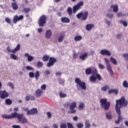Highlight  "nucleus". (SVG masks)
<instances>
[{
  "mask_svg": "<svg viewBox=\"0 0 128 128\" xmlns=\"http://www.w3.org/2000/svg\"><path fill=\"white\" fill-rule=\"evenodd\" d=\"M26 70H34V68L30 66H26Z\"/></svg>",
  "mask_w": 128,
  "mask_h": 128,
  "instance_id": "obj_53",
  "label": "nucleus"
},
{
  "mask_svg": "<svg viewBox=\"0 0 128 128\" xmlns=\"http://www.w3.org/2000/svg\"><path fill=\"white\" fill-rule=\"evenodd\" d=\"M5 102L6 104L10 106L12 104V100L10 98H6L5 100Z\"/></svg>",
  "mask_w": 128,
  "mask_h": 128,
  "instance_id": "obj_36",
  "label": "nucleus"
},
{
  "mask_svg": "<svg viewBox=\"0 0 128 128\" xmlns=\"http://www.w3.org/2000/svg\"><path fill=\"white\" fill-rule=\"evenodd\" d=\"M123 56H124V58H126V60H128V54H124Z\"/></svg>",
  "mask_w": 128,
  "mask_h": 128,
  "instance_id": "obj_62",
  "label": "nucleus"
},
{
  "mask_svg": "<svg viewBox=\"0 0 128 128\" xmlns=\"http://www.w3.org/2000/svg\"><path fill=\"white\" fill-rule=\"evenodd\" d=\"M11 7L14 10H16L18 8V6L16 2H13L11 4Z\"/></svg>",
  "mask_w": 128,
  "mask_h": 128,
  "instance_id": "obj_25",
  "label": "nucleus"
},
{
  "mask_svg": "<svg viewBox=\"0 0 128 128\" xmlns=\"http://www.w3.org/2000/svg\"><path fill=\"white\" fill-rule=\"evenodd\" d=\"M52 30H48L46 31L45 34V38H46L50 39L52 38Z\"/></svg>",
  "mask_w": 128,
  "mask_h": 128,
  "instance_id": "obj_18",
  "label": "nucleus"
},
{
  "mask_svg": "<svg viewBox=\"0 0 128 128\" xmlns=\"http://www.w3.org/2000/svg\"><path fill=\"white\" fill-rule=\"evenodd\" d=\"M59 96H60V98H66V94L62 92H60L59 94Z\"/></svg>",
  "mask_w": 128,
  "mask_h": 128,
  "instance_id": "obj_39",
  "label": "nucleus"
},
{
  "mask_svg": "<svg viewBox=\"0 0 128 128\" xmlns=\"http://www.w3.org/2000/svg\"><path fill=\"white\" fill-rule=\"evenodd\" d=\"M123 86H124V88H128V84L126 81H124V82H123Z\"/></svg>",
  "mask_w": 128,
  "mask_h": 128,
  "instance_id": "obj_54",
  "label": "nucleus"
},
{
  "mask_svg": "<svg viewBox=\"0 0 128 128\" xmlns=\"http://www.w3.org/2000/svg\"><path fill=\"white\" fill-rule=\"evenodd\" d=\"M50 74V72L48 70H46L44 72V74H47L48 76V74Z\"/></svg>",
  "mask_w": 128,
  "mask_h": 128,
  "instance_id": "obj_64",
  "label": "nucleus"
},
{
  "mask_svg": "<svg viewBox=\"0 0 128 128\" xmlns=\"http://www.w3.org/2000/svg\"><path fill=\"white\" fill-rule=\"evenodd\" d=\"M76 102H72L69 106L70 110L68 112V114H76V110L74 108H76Z\"/></svg>",
  "mask_w": 128,
  "mask_h": 128,
  "instance_id": "obj_9",
  "label": "nucleus"
},
{
  "mask_svg": "<svg viewBox=\"0 0 128 128\" xmlns=\"http://www.w3.org/2000/svg\"><path fill=\"white\" fill-rule=\"evenodd\" d=\"M48 62L46 66L48 68H50L52 66H54L58 60L56 58L52 57H50L48 55H44L42 58V60L44 62Z\"/></svg>",
  "mask_w": 128,
  "mask_h": 128,
  "instance_id": "obj_2",
  "label": "nucleus"
},
{
  "mask_svg": "<svg viewBox=\"0 0 128 128\" xmlns=\"http://www.w3.org/2000/svg\"><path fill=\"white\" fill-rule=\"evenodd\" d=\"M12 128H20V125H13L12 126Z\"/></svg>",
  "mask_w": 128,
  "mask_h": 128,
  "instance_id": "obj_61",
  "label": "nucleus"
},
{
  "mask_svg": "<svg viewBox=\"0 0 128 128\" xmlns=\"http://www.w3.org/2000/svg\"><path fill=\"white\" fill-rule=\"evenodd\" d=\"M106 16L107 18H110V20H112V18H114V14H110L108 13L106 14Z\"/></svg>",
  "mask_w": 128,
  "mask_h": 128,
  "instance_id": "obj_43",
  "label": "nucleus"
},
{
  "mask_svg": "<svg viewBox=\"0 0 128 128\" xmlns=\"http://www.w3.org/2000/svg\"><path fill=\"white\" fill-rule=\"evenodd\" d=\"M70 102H66L64 104V108H68V106H70Z\"/></svg>",
  "mask_w": 128,
  "mask_h": 128,
  "instance_id": "obj_47",
  "label": "nucleus"
},
{
  "mask_svg": "<svg viewBox=\"0 0 128 128\" xmlns=\"http://www.w3.org/2000/svg\"><path fill=\"white\" fill-rule=\"evenodd\" d=\"M110 60L113 64L116 65L118 64V61L116 60V59L114 58L113 57H110Z\"/></svg>",
  "mask_w": 128,
  "mask_h": 128,
  "instance_id": "obj_28",
  "label": "nucleus"
},
{
  "mask_svg": "<svg viewBox=\"0 0 128 128\" xmlns=\"http://www.w3.org/2000/svg\"><path fill=\"white\" fill-rule=\"evenodd\" d=\"M67 12L69 16H72V8L70 7H68L67 8Z\"/></svg>",
  "mask_w": 128,
  "mask_h": 128,
  "instance_id": "obj_29",
  "label": "nucleus"
},
{
  "mask_svg": "<svg viewBox=\"0 0 128 128\" xmlns=\"http://www.w3.org/2000/svg\"><path fill=\"white\" fill-rule=\"evenodd\" d=\"M84 106H86V105L84 104V102H80V103L78 108L80 110H84Z\"/></svg>",
  "mask_w": 128,
  "mask_h": 128,
  "instance_id": "obj_32",
  "label": "nucleus"
},
{
  "mask_svg": "<svg viewBox=\"0 0 128 128\" xmlns=\"http://www.w3.org/2000/svg\"><path fill=\"white\" fill-rule=\"evenodd\" d=\"M117 16L120 18V16H126V14H124L122 12H119L116 14Z\"/></svg>",
  "mask_w": 128,
  "mask_h": 128,
  "instance_id": "obj_41",
  "label": "nucleus"
},
{
  "mask_svg": "<svg viewBox=\"0 0 128 128\" xmlns=\"http://www.w3.org/2000/svg\"><path fill=\"white\" fill-rule=\"evenodd\" d=\"M100 54H102V56H112V53H110V52L106 49L102 50Z\"/></svg>",
  "mask_w": 128,
  "mask_h": 128,
  "instance_id": "obj_14",
  "label": "nucleus"
},
{
  "mask_svg": "<svg viewBox=\"0 0 128 128\" xmlns=\"http://www.w3.org/2000/svg\"><path fill=\"white\" fill-rule=\"evenodd\" d=\"M108 86H104L101 88L102 90H103L104 92H106L108 90Z\"/></svg>",
  "mask_w": 128,
  "mask_h": 128,
  "instance_id": "obj_46",
  "label": "nucleus"
},
{
  "mask_svg": "<svg viewBox=\"0 0 128 128\" xmlns=\"http://www.w3.org/2000/svg\"><path fill=\"white\" fill-rule=\"evenodd\" d=\"M64 35H61L59 36L58 38V42H62V40H64Z\"/></svg>",
  "mask_w": 128,
  "mask_h": 128,
  "instance_id": "obj_37",
  "label": "nucleus"
},
{
  "mask_svg": "<svg viewBox=\"0 0 128 128\" xmlns=\"http://www.w3.org/2000/svg\"><path fill=\"white\" fill-rule=\"evenodd\" d=\"M106 118H108V120H112V112H107L106 113Z\"/></svg>",
  "mask_w": 128,
  "mask_h": 128,
  "instance_id": "obj_27",
  "label": "nucleus"
},
{
  "mask_svg": "<svg viewBox=\"0 0 128 128\" xmlns=\"http://www.w3.org/2000/svg\"><path fill=\"white\" fill-rule=\"evenodd\" d=\"M98 66L100 70H104V68H106V67H104V66L101 64H99Z\"/></svg>",
  "mask_w": 128,
  "mask_h": 128,
  "instance_id": "obj_48",
  "label": "nucleus"
},
{
  "mask_svg": "<svg viewBox=\"0 0 128 128\" xmlns=\"http://www.w3.org/2000/svg\"><path fill=\"white\" fill-rule=\"evenodd\" d=\"M74 40L76 42H78L80 40H82V37L80 36H76L74 38Z\"/></svg>",
  "mask_w": 128,
  "mask_h": 128,
  "instance_id": "obj_34",
  "label": "nucleus"
},
{
  "mask_svg": "<svg viewBox=\"0 0 128 128\" xmlns=\"http://www.w3.org/2000/svg\"><path fill=\"white\" fill-rule=\"evenodd\" d=\"M104 61L106 62V65L110 64V60L106 58H104Z\"/></svg>",
  "mask_w": 128,
  "mask_h": 128,
  "instance_id": "obj_63",
  "label": "nucleus"
},
{
  "mask_svg": "<svg viewBox=\"0 0 128 128\" xmlns=\"http://www.w3.org/2000/svg\"><path fill=\"white\" fill-rule=\"evenodd\" d=\"M61 22L64 24H68L70 22V20L68 18L62 17L61 18Z\"/></svg>",
  "mask_w": 128,
  "mask_h": 128,
  "instance_id": "obj_20",
  "label": "nucleus"
},
{
  "mask_svg": "<svg viewBox=\"0 0 128 128\" xmlns=\"http://www.w3.org/2000/svg\"><path fill=\"white\" fill-rule=\"evenodd\" d=\"M94 70H92V68H88L85 70V73L87 76H89L90 74H92V72Z\"/></svg>",
  "mask_w": 128,
  "mask_h": 128,
  "instance_id": "obj_23",
  "label": "nucleus"
},
{
  "mask_svg": "<svg viewBox=\"0 0 128 128\" xmlns=\"http://www.w3.org/2000/svg\"><path fill=\"white\" fill-rule=\"evenodd\" d=\"M110 8H113V12H118V4H116L114 6L112 4Z\"/></svg>",
  "mask_w": 128,
  "mask_h": 128,
  "instance_id": "obj_21",
  "label": "nucleus"
},
{
  "mask_svg": "<svg viewBox=\"0 0 128 128\" xmlns=\"http://www.w3.org/2000/svg\"><path fill=\"white\" fill-rule=\"evenodd\" d=\"M22 110L23 112H27V115L28 116V112H30V110H28V108H26V107H23L22 108Z\"/></svg>",
  "mask_w": 128,
  "mask_h": 128,
  "instance_id": "obj_40",
  "label": "nucleus"
},
{
  "mask_svg": "<svg viewBox=\"0 0 128 128\" xmlns=\"http://www.w3.org/2000/svg\"><path fill=\"white\" fill-rule=\"evenodd\" d=\"M10 56L12 58V60H18V56L14 55V54H10Z\"/></svg>",
  "mask_w": 128,
  "mask_h": 128,
  "instance_id": "obj_44",
  "label": "nucleus"
},
{
  "mask_svg": "<svg viewBox=\"0 0 128 128\" xmlns=\"http://www.w3.org/2000/svg\"><path fill=\"white\" fill-rule=\"evenodd\" d=\"M82 6H84V2L82 1H80L76 4L74 5L72 8L74 14H76L78 10H80L82 8L80 7Z\"/></svg>",
  "mask_w": 128,
  "mask_h": 128,
  "instance_id": "obj_8",
  "label": "nucleus"
},
{
  "mask_svg": "<svg viewBox=\"0 0 128 128\" xmlns=\"http://www.w3.org/2000/svg\"><path fill=\"white\" fill-rule=\"evenodd\" d=\"M100 108L105 110H108L110 107V102H108L106 98H102L100 100Z\"/></svg>",
  "mask_w": 128,
  "mask_h": 128,
  "instance_id": "obj_3",
  "label": "nucleus"
},
{
  "mask_svg": "<svg viewBox=\"0 0 128 128\" xmlns=\"http://www.w3.org/2000/svg\"><path fill=\"white\" fill-rule=\"evenodd\" d=\"M20 44H18L16 48L13 50V54H15L16 52H18L20 50Z\"/></svg>",
  "mask_w": 128,
  "mask_h": 128,
  "instance_id": "obj_31",
  "label": "nucleus"
},
{
  "mask_svg": "<svg viewBox=\"0 0 128 128\" xmlns=\"http://www.w3.org/2000/svg\"><path fill=\"white\" fill-rule=\"evenodd\" d=\"M38 24L39 26H44L46 24V15L40 16L38 20Z\"/></svg>",
  "mask_w": 128,
  "mask_h": 128,
  "instance_id": "obj_7",
  "label": "nucleus"
},
{
  "mask_svg": "<svg viewBox=\"0 0 128 128\" xmlns=\"http://www.w3.org/2000/svg\"><path fill=\"white\" fill-rule=\"evenodd\" d=\"M96 78L98 80H102V76L98 74V70L94 69L93 70L92 75L90 76V80H96Z\"/></svg>",
  "mask_w": 128,
  "mask_h": 128,
  "instance_id": "obj_4",
  "label": "nucleus"
},
{
  "mask_svg": "<svg viewBox=\"0 0 128 128\" xmlns=\"http://www.w3.org/2000/svg\"><path fill=\"white\" fill-rule=\"evenodd\" d=\"M34 60V57L32 56H28V62H32Z\"/></svg>",
  "mask_w": 128,
  "mask_h": 128,
  "instance_id": "obj_50",
  "label": "nucleus"
},
{
  "mask_svg": "<svg viewBox=\"0 0 128 128\" xmlns=\"http://www.w3.org/2000/svg\"><path fill=\"white\" fill-rule=\"evenodd\" d=\"M40 88L42 90H46V84H43L41 86Z\"/></svg>",
  "mask_w": 128,
  "mask_h": 128,
  "instance_id": "obj_55",
  "label": "nucleus"
},
{
  "mask_svg": "<svg viewBox=\"0 0 128 128\" xmlns=\"http://www.w3.org/2000/svg\"><path fill=\"white\" fill-rule=\"evenodd\" d=\"M46 114L48 118H52V113H50V112H47Z\"/></svg>",
  "mask_w": 128,
  "mask_h": 128,
  "instance_id": "obj_56",
  "label": "nucleus"
},
{
  "mask_svg": "<svg viewBox=\"0 0 128 128\" xmlns=\"http://www.w3.org/2000/svg\"><path fill=\"white\" fill-rule=\"evenodd\" d=\"M66 125L68 128H74V126L70 122H67Z\"/></svg>",
  "mask_w": 128,
  "mask_h": 128,
  "instance_id": "obj_42",
  "label": "nucleus"
},
{
  "mask_svg": "<svg viewBox=\"0 0 128 128\" xmlns=\"http://www.w3.org/2000/svg\"><path fill=\"white\" fill-rule=\"evenodd\" d=\"M88 52H85L84 54L80 55L79 56L80 60H86V58H88Z\"/></svg>",
  "mask_w": 128,
  "mask_h": 128,
  "instance_id": "obj_24",
  "label": "nucleus"
},
{
  "mask_svg": "<svg viewBox=\"0 0 128 128\" xmlns=\"http://www.w3.org/2000/svg\"><path fill=\"white\" fill-rule=\"evenodd\" d=\"M94 28V24H87L86 26V30L88 32H90L92 28Z\"/></svg>",
  "mask_w": 128,
  "mask_h": 128,
  "instance_id": "obj_22",
  "label": "nucleus"
},
{
  "mask_svg": "<svg viewBox=\"0 0 128 128\" xmlns=\"http://www.w3.org/2000/svg\"><path fill=\"white\" fill-rule=\"evenodd\" d=\"M75 82L81 88L82 90H86V82H82V80H75Z\"/></svg>",
  "mask_w": 128,
  "mask_h": 128,
  "instance_id": "obj_12",
  "label": "nucleus"
},
{
  "mask_svg": "<svg viewBox=\"0 0 128 128\" xmlns=\"http://www.w3.org/2000/svg\"><path fill=\"white\" fill-rule=\"evenodd\" d=\"M34 76L36 80H38V78H40V71H36Z\"/></svg>",
  "mask_w": 128,
  "mask_h": 128,
  "instance_id": "obj_38",
  "label": "nucleus"
},
{
  "mask_svg": "<svg viewBox=\"0 0 128 128\" xmlns=\"http://www.w3.org/2000/svg\"><path fill=\"white\" fill-rule=\"evenodd\" d=\"M88 16V11H85L84 12H80L76 16L77 18L80 19L81 20H86Z\"/></svg>",
  "mask_w": 128,
  "mask_h": 128,
  "instance_id": "obj_6",
  "label": "nucleus"
},
{
  "mask_svg": "<svg viewBox=\"0 0 128 128\" xmlns=\"http://www.w3.org/2000/svg\"><path fill=\"white\" fill-rule=\"evenodd\" d=\"M60 128H68L66 124V123L61 124Z\"/></svg>",
  "mask_w": 128,
  "mask_h": 128,
  "instance_id": "obj_51",
  "label": "nucleus"
},
{
  "mask_svg": "<svg viewBox=\"0 0 128 128\" xmlns=\"http://www.w3.org/2000/svg\"><path fill=\"white\" fill-rule=\"evenodd\" d=\"M6 50H7V52H12L14 54V50H11L10 46H7Z\"/></svg>",
  "mask_w": 128,
  "mask_h": 128,
  "instance_id": "obj_52",
  "label": "nucleus"
},
{
  "mask_svg": "<svg viewBox=\"0 0 128 128\" xmlns=\"http://www.w3.org/2000/svg\"><path fill=\"white\" fill-rule=\"evenodd\" d=\"M32 10V8H26L22 9V12L24 14H26V18H29L30 16V12Z\"/></svg>",
  "mask_w": 128,
  "mask_h": 128,
  "instance_id": "obj_15",
  "label": "nucleus"
},
{
  "mask_svg": "<svg viewBox=\"0 0 128 128\" xmlns=\"http://www.w3.org/2000/svg\"><path fill=\"white\" fill-rule=\"evenodd\" d=\"M105 21L108 26H110V24H112L110 21L109 20H105Z\"/></svg>",
  "mask_w": 128,
  "mask_h": 128,
  "instance_id": "obj_57",
  "label": "nucleus"
},
{
  "mask_svg": "<svg viewBox=\"0 0 128 128\" xmlns=\"http://www.w3.org/2000/svg\"><path fill=\"white\" fill-rule=\"evenodd\" d=\"M122 34H118L116 35V38H118V40H120L121 38H122Z\"/></svg>",
  "mask_w": 128,
  "mask_h": 128,
  "instance_id": "obj_60",
  "label": "nucleus"
},
{
  "mask_svg": "<svg viewBox=\"0 0 128 128\" xmlns=\"http://www.w3.org/2000/svg\"><path fill=\"white\" fill-rule=\"evenodd\" d=\"M29 76L31 78H34V72H29Z\"/></svg>",
  "mask_w": 128,
  "mask_h": 128,
  "instance_id": "obj_49",
  "label": "nucleus"
},
{
  "mask_svg": "<svg viewBox=\"0 0 128 128\" xmlns=\"http://www.w3.org/2000/svg\"><path fill=\"white\" fill-rule=\"evenodd\" d=\"M22 20H24V16L20 15L18 16L16 15L13 18V22L14 24H16L18 22Z\"/></svg>",
  "mask_w": 128,
  "mask_h": 128,
  "instance_id": "obj_13",
  "label": "nucleus"
},
{
  "mask_svg": "<svg viewBox=\"0 0 128 128\" xmlns=\"http://www.w3.org/2000/svg\"><path fill=\"white\" fill-rule=\"evenodd\" d=\"M107 70L110 72L111 76H114V70H112V66L110 64H108L106 65Z\"/></svg>",
  "mask_w": 128,
  "mask_h": 128,
  "instance_id": "obj_19",
  "label": "nucleus"
},
{
  "mask_svg": "<svg viewBox=\"0 0 128 128\" xmlns=\"http://www.w3.org/2000/svg\"><path fill=\"white\" fill-rule=\"evenodd\" d=\"M8 85L9 86H10V88H14V84L10 82H8Z\"/></svg>",
  "mask_w": 128,
  "mask_h": 128,
  "instance_id": "obj_59",
  "label": "nucleus"
},
{
  "mask_svg": "<svg viewBox=\"0 0 128 128\" xmlns=\"http://www.w3.org/2000/svg\"><path fill=\"white\" fill-rule=\"evenodd\" d=\"M8 96H10V94L6 90H0V98L2 100H5Z\"/></svg>",
  "mask_w": 128,
  "mask_h": 128,
  "instance_id": "obj_11",
  "label": "nucleus"
},
{
  "mask_svg": "<svg viewBox=\"0 0 128 128\" xmlns=\"http://www.w3.org/2000/svg\"><path fill=\"white\" fill-rule=\"evenodd\" d=\"M76 126L78 128H84V124L82 123H78Z\"/></svg>",
  "mask_w": 128,
  "mask_h": 128,
  "instance_id": "obj_45",
  "label": "nucleus"
},
{
  "mask_svg": "<svg viewBox=\"0 0 128 128\" xmlns=\"http://www.w3.org/2000/svg\"><path fill=\"white\" fill-rule=\"evenodd\" d=\"M128 104V100H126V98L124 97H122L120 100H116L115 108L116 112L118 114V120L115 121V123L117 124H119L120 122L122 120V116L120 108H124V106H127Z\"/></svg>",
  "mask_w": 128,
  "mask_h": 128,
  "instance_id": "obj_1",
  "label": "nucleus"
},
{
  "mask_svg": "<svg viewBox=\"0 0 128 128\" xmlns=\"http://www.w3.org/2000/svg\"><path fill=\"white\" fill-rule=\"evenodd\" d=\"M24 116V114H20L18 113H17V114L16 115V118H17L18 122L22 124H28V119H26V117Z\"/></svg>",
  "mask_w": 128,
  "mask_h": 128,
  "instance_id": "obj_5",
  "label": "nucleus"
},
{
  "mask_svg": "<svg viewBox=\"0 0 128 128\" xmlns=\"http://www.w3.org/2000/svg\"><path fill=\"white\" fill-rule=\"evenodd\" d=\"M44 92V91L42 90V89H38L35 92V96L36 98H40L42 94V93Z\"/></svg>",
  "mask_w": 128,
  "mask_h": 128,
  "instance_id": "obj_17",
  "label": "nucleus"
},
{
  "mask_svg": "<svg viewBox=\"0 0 128 128\" xmlns=\"http://www.w3.org/2000/svg\"><path fill=\"white\" fill-rule=\"evenodd\" d=\"M120 22L122 24H123V26H125L126 28L128 26V22L126 21H124V20H120Z\"/></svg>",
  "mask_w": 128,
  "mask_h": 128,
  "instance_id": "obj_35",
  "label": "nucleus"
},
{
  "mask_svg": "<svg viewBox=\"0 0 128 128\" xmlns=\"http://www.w3.org/2000/svg\"><path fill=\"white\" fill-rule=\"evenodd\" d=\"M5 20L8 24H10V18H6Z\"/></svg>",
  "mask_w": 128,
  "mask_h": 128,
  "instance_id": "obj_58",
  "label": "nucleus"
},
{
  "mask_svg": "<svg viewBox=\"0 0 128 128\" xmlns=\"http://www.w3.org/2000/svg\"><path fill=\"white\" fill-rule=\"evenodd\" d=\"M36 66L37 68H42L44 66V63L40 61H38L36 62Z\"/></svg>",
  "mask_w": 128,
  "mask_h": 128,
  "instance_id": "obj_30",
  "label": "nucleus"
},
{
  "mask_svg": "<svg viewBox=\"0 0 128 128\" xmlns=\"http://www.w3.org/2000/svg\"><path fill=\"white\" fill-rule=\"evenodd\" d=\"M16 114L18 113L16 112H14L11 114L8 115L6 114H4L2 116L3 118H6V120H10L12 118H16Z\"/></svg>",
  "mask_w": 128,
  "mask_h": 128,
  "instance_id": "obj_10",
  "label": "nucleus"
},
{
  "mask_svg": "<svg viewBox=\"0 0 128 128\" xmlns=\"http://www.w3.org/2000/svg\"><path fill=\"white\" fill-rule=\"evenodd\" d=\"M38 112L36 108H32L31 110H29L28 112V116L30 114H36Z\"/></svg>",
  "mask_w": 128,
  "mask_h": 128,
  "instance_id": "obj_16",
  "label": "nucleus"
},
{
  "mask_svg": "<svg viewBox=\"0 0 128 128\" xmlns=\"http://www.w3.org/2000/svg\"><path fill=\"white\" fill-rule=\"evenodd\" d=\"M85 128H90V120H85Z\"/></svg>",
  "mask_w": 128,
  "mask_h": 128,
  "instance_id": "obj_33",
  "label": "nucleus"
},
{
  "mask_svg": "<svg viewBox=\"0 0 128 128\" xmlns=\"http://www.w3.org/2000/svg\"><path fill=\"white\" fill-rule=\"evenodd\" d=\"M109 94H118V90L114 89L109 90L108 92Z\"/></svg>",
  "mask_w": 128,
  "mask_h": 128,
  "instance_id": "obj_26",
  "label": "nucleus"
}]
</instances>
